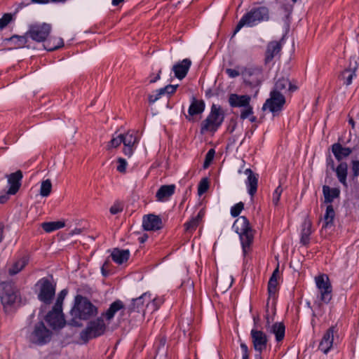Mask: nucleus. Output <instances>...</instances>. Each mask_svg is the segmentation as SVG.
<instances>
[{"label": "nucleus", "mask_w": 359, "mask_h": 359, "mask_svg": "<svg viewBox=\"0 0 359 359\" xmlns=\"http://www.w3.org/2000/svg\"><path fill=\"white\" fill-rule=\"evenodd\" d=\"M138 142V138L132 133H127L123 135V151L124 154L130 157L133 155L134 149Z\"/></svg>", "instance_id": "17"}, {"label": "nucleus", "mask_w": 359, "mask_h": 359, "mask_svg": "<svg viewBox=\"0 0 359 359\" xmlns=\"http://www.w3.org/2000/svg\"><path fill=\"white\" fill-rule=\"evenodd\" d=\"M332 151L337 161H341L352 153V149L343 147L339 143H334L332 146Z\"/></svg>", "instance_id": "27"}, {"label": "nucleus", "mask_w": 359, "mask_h": 359, "mask_svg": "<svg viewBox=\"0 0 359 359\" xmlns=\"http://www.w3.org/2000/svg\"><path fill=\"white\" fill-rule=\"evenodd\" d=\"M55 292L54 285L47 279L42 280L39 299L45 304H50Z\"/></svg>", "instance_id": "14"}, {"label": "nucleus", "mask_w": 359, "mask_h": 359, "mask_svg": "<svg viewBox=\"0 0 359 359\" xmlns=\"http://www.w3.org/2000/svg\"><path fill=\"white\" fill-rule=\"evenodd\" d=\"M4 226L2 224H0V243L2 241L4 238Z\"/></svg>", "instance_id": "64"}, {"label": "nucleus", "mask_w": 359, "mask_h": 359, "mask_svg": "<svg viewBox=\"0 0 359 359\" xmlns=\"http://www.w3.org/2000/svg\"><path fill=\"white\" fill-rule=\"evenodd\" d=\"M236 232L239 234L243 255L245 256L250 250L254 240V230L248 219L241 216L236 219L233 224Z\"/></svg>", "instance_id": "3"}, {"label": "nucleus", "mask_w": 359, "mask_h": 359, "mask_svg": "<svg viewBox=\"0 0 359 359\" xmlns=\"http://www.w3.org/2000/svg\"><path fill=\"white\" fill-rule=\"evenodd\" d=\"M27 37L26 34L24 36H13L10 38V41L14 43L15 45V48H22L23 47L27 42Z\"/></svg>", "instance_id": "42"}, {"label": "nucleus", "mask_w": 359, "mask_h": 359, "mask_svg": "<svg viewBox=\"0 0 359 359\" xmlns=\"http://www.w3.org/2000/svg\"><path fill=\"white\" fill-rule=\"evenodd\" d=\"M205 215V211L204 210H201L200 212L198 213L197 216L194 218H193L189 222L185 223V230L187 231H192L196 229V227L198 226L200 222H201L203 217Z\"/></svg>", "instance_id": "36"}, {"label": "nucleus", "mask_w": 359, "mask_h": 359, "mask_svg": "<svg viewBox=\"0 0 359 359\" xmlns=\"http://www.w3.org/2000/svg\"><path fill=\"white\" fill-rule=\"evenodd\" d=\"M323 194L324 196V203H329L333 202L334 198L339 197L340 190L338 188H330L327 185L323 187Z\"/></svg>", "instance_id": "29"}, {"label": "nucleus", "mask_w": 359, "mask_h": 359, "mask_svg": "<svg viewBox=\"0 0 359 359\" xmlns=\"http://www.w3.org/2000/svg\"><path fill=\"white\" fill-rule=\"evenodd\" d=\"M121 143H123V134H120L115 137H113L107 144V149L110 150L114 148H117Z\"/></svg>", "instance_id": "43"}, {"label": "nucleus", "mask_w": 359, "mask_h": 359, "mask_svg": "<svg viewBox=\"0 0 359 359\" xmlns=\"http://www.w3.org/2000/svg\"><path fill=\"white\" fill-rule=\"evenodd\" d=\"M163 94H160V89L158 90L156 92V94H151V95H149L148 96V100H149V102L150 104H153L156 101H157L161 97V95H163Z\"/></svg>", "instance_id": "55"}, {"label": "nucleus", "mask_w": 359, "mask_h": 359, "mask_svg": "<svg viewBox=\"0 0 359 359\" xmlns=\"http://www.w3.org/2000/svg\"><path fill=\"white\" fill-rule=\"evenodd\" d=\"M51 29V25L46 22L33 24L29 25L26 35L36 42H43L48 39Z\"/></svg>", "instance_id": "7"}, {"label": "nucleus", "mask_w": 359, "mask_h": 359, "mask_svg": "<svg viewBox=\"0 0 359 359\" xmlns=\"http://www.w3.org/2000/svg\"><path fill=\"white\" fill-rule=\"evenodd\" d=\"M178 85H168L165 88L160 89V94H172L175 92Z\"/></svg>", "instance_id": "50"}, {"label": "nucleus", "mask_w": 359, "mask_h": 359, "mask_svg": "<svg viewBox=\"0 0 359 359\" xmlns=\"http://www.w3.org/2000/svg\"><path fill=\"white\" fill-rule=\"evenodd\" d=\"M282 48L281 41H270L266 46L264 57V64L268 65L273 59L277 56Z\"/></svg>", "instance_id": "18"}, {"label": "nucleus", "mask_w": 359, "mask_h": 359, "mask_svg": "<svg viewBox=\"0 0 359 359\" xmlns=\"http://www.w3.org/2000/svg\"><path fill=\"white\" fill-rule=\"evenodd\" d=\"M315 281L320 294L322 302L327 304L332 299V285L327 275L321 274L315 278Z\"/></svg>", "instance_id": "8"}, {"label": "nucleus", "mask_w": 359, "mask_h": 359, "mask_svg": "<svg viewBox=\"0 0 359 359\" xmlns=\"http://www.w3.org/2000/svg\"><path fill=\"white\" fill-rule=\"evenodd\" d=\"M209 188V181L208 178H203L198 184V194L199 196L203 194L205 191H208Z\"/></svg>", "instance_id": "44"}, {"label": "nucleus", "mask_w": 359, "mask_h": 359, "mask_svg": "<svg viewBox=\"0 0 359 359\" xmlns=\"http://www.w3.org/2000/svg\"><path fill=\"white\" fill-rule=\"evenodd\" d=\"M109 266V260H106L101 268L102 274L104 276H107L109 275V270H108Z\"/></svg>", "instance_id": "57"}, {"label": "nucleus", "mask_w": 359, "mask_h": 359, "mask_svg": "<svg viewBox=\"0 0 359 359\" xmlns=\"http://www.w3.org/2000/svg\"><path fill=\"white\" fill-rule=\"evenodd\" d=\"M130 256V251L128 250H120L114 248L111 254V257L114 262L118 264H121L126 262Z\"/></svg>", "instance_id": "30"}, {"label": "nucleus", "mask_w": 359, "mask_h": 359, "mask_svg": "<svg viewBox=\"0 0 359 359\" xmlns=\"http://www.w3.org/2000/svg\"><path fill=\"white\" fill-rule=\"evenodd\" d=\"M233 281V279L231 276H226L225 277L217 279L216 286L220 290H226L231 286Z\"/></svg>", "instance_id": "40"}, {"label": "nucleus", "mask_w": 359, "mask_h": 359, "mask_svg": "<svg viewBox=\"0 0 359 359\" xmlns=\"http://www.w3.org/2000/svg\"><path fill=\"white\" fill-rule=\"evenodd\" d=\"M241 75L246 82L252 86L259 85L263 79L262 69L260 67H245L241 72Z\"/></svg>", "instance_id": "11"}, {"label": "nucleus", "mask_w": 359, "mask_h": 359, "mask_svg": "<svg viewBox=\"0 0 359 359\" xmlns=\"http://www.w3.org/2000/svg\"><path fill=\"white\" fill-rule=\"evenodd\" d=\"M27 262L28 260L26 257H22L17 260L8 269L9 275L13 276L19 273L25 268V266L27 264Z\"/></svg>", "instance_id": "37"}, {"label": "nucleus", "mask_w": 359, "mask_h": 359, "mask_svg": "<svg viewBox=\"0 0 359 359\" xmlns=\"http://www.w3.org/2000/svg\"><path fill=\"white\" fill-rule=\"evenodd\" d=\"M9 195L10 194H8V192L6 194L1 195L0 196V203L2 204V203H6L9 198Z\"/></svg>", "instance_id": "62"}, {"label": "nucleus", "mask_w": 359, "mask_h": 359, "mask_svg": "<svg viewBox=\"0 0 359 359\" xmlns=\"http://www.w3.org/2000/svg\"><path fill=\"white\" fill-rule=\"evenodd\" d=\"M251 114H252V108L250 104H248V106L244 107V109L241 110V118L242 119H245Z\"/></svg>", "instance_id": "54"}, {"label": "nucleus", "mask_w": 359, "mask_h": 359, "mask_svg": "<svg viewBox=\"0 0 359 359\" xmlns=\"http://www.w3.org/2000/svg\"><path fill=\"white\" fill-rule=\"evenodd\" d=\"M312 223L310 219L306 218L302 224L301 243L306 245L309 241V236L311 233Z\"/></svg>", "instance_id": "32"}, {"label": "nucleus", "mask_w": 359, "mask_h": 359, "mask_svg": "<svg viewBox=\"0 0 359 359\" xmlns=\"http://www.w3.org/2000/svg\"><path fill=\"white\" fill-rule=\"evenodd\" d=\"M175 185H163L157 191L156 197L158 201L168 200L175 192Z\"/></svg>", "instance_id": "28"}, {"label": "nucleus", "mask_w": 359, "mask_h": 359, "mask_svg": "<svg viewBox=\"0 0 359 359\" xmlns=\"http://www.w3.org/2000/svg\"><path fill=\"white\" fill-rule=\"evenodd\" d=\"M205 109V102L202 100L192 99L191 104L189 108V116H193L201 114Z\"/></svg>", "instance_id": "31"}, {"label": "nucleus", "mask_w": 359, "mask_h": 359, "mask_svg": "<svg viewBox=\"0 0 359 359\" xmlns=\"http://www.w3.org/2000/svg\"><path fill=\"white\" fill-rule=\"evenodd\" d=\"M151 299L150 294L147 292L144 293L140 297L132 300L131 304L128 307V311L129 313L140 312L144 308V303H149ZM147 306H149V304Z\"/></svg>", "instance_id": "19"}, {"label": "nucleus", "mask_w": 359, "mask_h": 359, "mask_svg": "<svg viewBox=\"0 0 359 359\" xmlns=\"http://www.w3.org/2000/svg\"><path fill=\"white\" fill-rule=\"evenodd\" d=\"M124 309V304L121 300H116L110 305L109 308L102 314V316L107 320L110 321L117 312H123Z\"/></svg>", "instance_id": "26"}, {"label": "nucleus", "mask_w": 359, "mask_h": 359, "mask_svg": "<svg viewBox=\"0 0 359 359\" xmlns=\"http://www.w3.org/2000/svg\"><path fill=\"white\" fill-rule=\"evenodd\" d=\"M106 327L103 319L98 318L90 321L86 328L81 332V339L84 341H88L90 339L103 334Z\"/></svg>", "instance_id": "6"}, {"label": "nucleus", "mask_w": 359, "mask_h": 359, "mask_svg": "<svg viewBox=\"0 0 359 359\" xmlns=\"http://www.w3.org/2000/svg\"><path fill=\"white\" fill-rule=\"evenodd\" d=\"M335 217V212L333 206L330 204L327 206L326 212L324 215V224L323 225V229H327L333 225V221Z\"/></svg>", "instance_id": "35"}, {"label": "nucleus", "mask_w": 359, "mask_h": 359, "mask_svg": "<svg viewBox=\"0 0 359 359\" xmlns=\"http://www.w3.org/2000/svg\"><path fill=\"white\" fill-rule=\"evenodd\" d=\"M282 8L285 11L287 15H289L292 11L293 5L283 4Z\"/></svg>", "instance_id": "61"}, {"label": "nucleus", "mask_w": 359, "mask_h": 359, "mask_svg": "<svg viewBox=\"0 0 359 359\" xmlns=\"http://www.w3.org/2000/svg\"><path fill=\"white\" fill-rule=\"evenodd\" d=\"M224 115L219 106L212 104L208 117L201 123V133H215L224 121Z\"/></svg>", "instance_id": "4"}, {"label": "nucleus", "mask_w": 359, "mask_h": 359, "mask_svg": "<svg viewBox=\"0 0 359 359\" xmlns=\"http://www.w3.org/2000/svg\"><path fill=\"white\" fill-rule=\"evenodd\" d=\"M288 86V90L290 91H294L297 89V87L290 82V81L286 78H281L278 79L274 86V89L272 91L280 92V90H283L286 89Z\"/></svg>", "instance_id": "34"}, {"label": "nucleus", "mask_w": 359, "mask_h": 359, "mask_svg": "<svg viewBox=\"0 0 359 359\" xmlns=\"http://www.w3.org/2000/svg\"><path fill=\"white\" fill-rule=\"evenodd\" d=\"M52 191V182L47 179L41 182L39 194L42 197L48 196Z\"/></svg>", "instance_id": "41"}, {"label": "nucleus", "mask_w": 359, "mask_h": 359, "mask_svg": "<svg viewBox=\"0 0 359 359\" xmlns=\"http://www.w3.org/2000/svg\"><path fill=\"white\" fill-rule=\"evenodd\" d=\"M266 330L275 334L277 341H282L285 336V325L283 323H276L271 325L270 319L268 315L266 316Z\"/></svg>", "instance_id": "21"}, {"label": "nucleus", "mask_w": 359, "mask_h": 359, "mask_svg": "<svg viewBox=\"0 0 359 359\" xmlns=\"http://www.w3.org/2000/svg\"><path fill=\"white\" fill-rule=\"evenodd\" d=\"M277 285H278L277 279L271 278L269 281V285H268V291H269V293L270 295L274 294L276 293Z\"/></svg>", "instance_id": "48"}, {"label": "nucleus", "mask_w": 359, "mask_h": 359, "mask_svg": "<svg viewBox=\"0 0 359 359\" xmlns=\"http://www.w3.org/2000/svg\"><path fill=\"white\" fill-rule=\"evenodd\" d=\"M63 45L64 42L62 38H51L43 44V47L48 51H53L63 46Z\"/></svg>", "instance_id": "38"}, {"label": "nucleus", "mask_w": 359, "mask_h": 359, "mask_svg": "<svg viewBox=\"0 0 359 359\" xmlns=\"http://www.w3.org/2000/svg\"><path fill=\"white\" fill-rule=\"evenodd\" d=\"M0 299L5 309L13 305L18 300V290L14 283L11 282L0 283Z\"/></svg>", "instance_id": "5"}, {"label": "nucleus", "mask_w": 359, "mask_h": 359, "mask_svg": "<svg viewBox=\"0 0 359 359\" xmlns=\"http://www.w3.org/2000/svg\"><path fill=\"white\" fill-rule=\"evenodd\" d=\"M191 65V61L187 58L175 64L172 68L175 76L180 80L184 79L187 76Z\"/></svg>", "instance_id": "20"}, {"label": "nucleus", "mask_w": 359, "mask_h": 359, "mask_svg": "<svg viewBox=\"0 0 359 359\" xmlns=\"http://www.w3.org/2000/svg\"><path fill=\"white\" fill-rule=\"evenodd\" d=\"M337 177L339 181L345 187H347L346 177L348 173V165L346 163H341L335 169Z\"/></svg>", "instance_id": "33"}, {"label": "nucleus", "mask_w": 359, "mask_h": 359, "mask_svg": "<svg viewBox=\"0 0 359 359\" xmlns=\"http://www.w3.org/2000/svg\"><path fill=\"white\" fill-rule=\"evenodd\" d=\"M65 226V223L64 221L49 222H43L41 224L42 229L46 233H50L55 230L62 229Z\"/></svg>", "instance_id": "39"}, {"label": "nucleus", "mask_w": 359, "mask_h": 359, "mask_svg": "<svg viewBox=\"0 0 359 359\" xmlns=\"http://www.w3.org/2000/svg\"><path fill=\"white\" fill-rule=\"evenodd\" d=\"M245 174L248 175L247 185L248 187V192L251 197H253L257 189L258 177L254 174L251 169L248 168L245 170Z\"/></svg>", "instance_id": "25"}, {"label": "nucleus", "mask_w": 359, "mask_h": 359, "mask_svg": "<svg viewBox=\"0 0 359 359\" xmlns=\"http://www.w3.org/2000/svg\"><path fill=\"white\" fill-rule=\"evenodd\" d=\"M97 314V308L86 297L76 295L74 304L70 311L69 323L74 326H81V320H87Z\"/></svg>", "instance_id": "1"}, {"label": "nucleus", "mask_w": 359, "mask_h": 359, "mask_svg": "<svg viewBox=\"0 0 359 359\" xmlns=\"http://www.w3.org/2000/svg\"><path fill=\"white\" fill-rule=\"evenodd\" d=\"M12 19L13 17L11 13H5L0 19V29H2L6 27Z\"/></svg>", "instance_id": "47"}, {"label": "nucleus", "mask_w": 359, "mask_h": 359, "mask_svg": "<svg viewBox=\"0 0 359 359\" xmlns=\"http://www.w3.org/2000/svg\"><path fill=\"white\" fill-rule=\"evenodd\" d=\"M282 192H283V189L280 186H278L275 189V191L273 194V203L275 205H278L280 198V196L282 194Z\"/></svg>", "instance_id": "51"}, {"label": "nucleus", "mask_w": 359, "mask_h": 359, "mask_svg": "<svg viewBox=\"0 0 359 359\" xmlns=\"http://www.w3.org/2000/svg\"><path fill=\"white\" fill-rule=\"evenodd\" d=\"M46 320L53 329L62 328L65 325L62 310L55 309V306L46 316Z\"/></svg>", "instance_id": "12"}, {"label": "nucleus", "mask_w": 359, "mask_h": 359, "mask_svg": "<svg viewBox=\"0 0 359 359\" xmlns=\"http://www.w3.org/2000/svg\"><path fill=\"white\" fill-rule=\"evenodd\" d=\"M253 346L260 353L266 348L268 339L266 334L261 330L252 329L250 332Z\"/></svg>", "instance_id": "13"}, {"label": "nucleus", "mask_w": 359, "mask_h": 359, "mask_svg": "<svg viewBox=\"0 0 359 359\" xmlns=\"http://www.w3.org/2000/svg\"><path fill=\"white\" fill-rule=\"evenodd\" d=\"M122 210H123L122 206L118 204L113 205L109 209V211H110L111 214H112V215H116V214L121 212Z\"/></svg>", "instance_id": "56"}, {"label": "nucleus", "mask_w": 359, "mask_h": 359, "mask_svg": "<svg viewBox=\"0 0 359 359\" xmlns=\"http://www.w3.org/2000/svg\"><path fill=\"white\" fill-rule=\"evenodd\" d=\"M351 171L353 178L355 179L359 175V161L355 160L352 161Z\"/></svg>", "instance_id": "52"}, {"label": "nucleus", "mask_w": 359, "mask_h": 359, "mask_svg": "<svg viewBox=\"0 0 359 359\" xmlns=\"http://www.w3.org/2000/svg\"><path fill=\"white\" fill-rule=\"evenodd\" d=\"M22 176L21 170H18L13 173L6 175L8 183L10 185L8 190V194L14 195L18 191L21 186Z\"/></svg>", "instance_id": "16"}, {"label": "nucleus", "mask_w": 359, "mask_h": 359, "mask_svg": "<svg viewBox=\"0 0 359 359\" xmlns=\"http://www.w3.org/2000/svg\"><path fill=\"white\" fill-rule=\"evenodd\" d=\"M152 304H151V306L153 307L152 309L154 311V310H156L158 307V304H160L161 303V299H154L152 300Z\"/></svg>", "instance_id": "60"}, {"label": "nucleus", "mask_w": 359, "mask_h": 359, "mask_svg": "<svg viewBox=\"0 0 359 359\" xmlns=\"http://www.w3.org/2000/svg\"><path fill=\"white\" fill-rule=\"evenodd\" d=\"M285 103V98L280 92L271 91L270 97L266 100L262 107L263 110L269 109L271 112L276 114V112L281 111Z\"/></svg>", "instance_id": "10"}, {"label": "nucleus", "mask_w": 359, "mask_h": 359, "mask_svg": "<svg viewBox=\"0 0 359 359\" xmlns=\"http://www.w3.org/2000/svg\"><path fill=\"white\" fill-rule=\"evenodd\" d=\"M67 294V290H62L60 294H58V297L57 298V301L54 306H55V309H61L62 306V303L64 301V299L65 298L66 295Z\"/></svg>", "instance_id": "45"}, {"label": "nucleus", "mask_w": 359, "mask_h": 359, "mask_svg": "<svg viewBox=\"0 0 359 359\" xmlns=\"http://www.w3.org/2000/svg\"><path fill=\"white\" fill-rule=\"evenodd\" d=\"M334 327H331L325 333L320 344L319 349L327 353L332 347L334 340Z\"/></svg>", "instance_id": "22"}, {"label": "nucleus", "mask_w": 359, "mask_h": 359, "mask_svg": "<svg viewBox=\"0 0 359 359\" xmlns=\"http://www.w3.org/2000/svg\"><path fill=\"white\" fill-rule=\"evenodd\" d=\"M241 348L243 351V357L249 358L248 348L244 343L241 344Z\"/></svg>", "instance_id": "59"}, {"label": "nucleus", "mask_w": 359, "mask_h": 359, "mask_svg": "<svg viewBox=\"0 0 359 359\" xmlns=\"http://www.w3.org/2000/svg\"><path fill=\"white\" fill-rule=\"evenodd\" d=\"M358 64L355 60H351L348 67L346 68L341 74V77L345 81V84L349 86L352 83L353 79L355 76V72L358 69Z\"/></svg>", "instance_id": "23"}, {"label": "nucleus", "mask_w": 359, "mask_h": 359, "mask_svg": "<svg viewBox=\"0 0 359 359\" xmlns=\"http://www.w3.org/2000/svg\"><path fill=\"white\" fill-rule=\"evenodd\" d=\"M244 208V204L242 202H239L238 203L233 205L231 209V214L233 217H237L241 212L243 210Z\"/></svg>", "instance_id": "49"}, {"label": "nucleus", "mask_w": 359, "mask_h": 359, "mask_svg": "<svg viewBox=\"0 0 359 359\" xmlns=\"http://www.w3.org/2000/svg\"><path fill=\"white\" fill-rule=\"evenodd\" d=\"M270 18L269 9L266 6L252 8L246 13L238 22L233 36H234L244 26L253 27L263 21H268Z\"/></svg>", "instance_id": "2"}, {"label": "nucleus", "mask_w": 359, "mask_h": 359, "mask_svg": "<svg viewBox=\"0 0 359 359\" xmlns=\"http://www.w3.org/2000/svg\"><path fill=\"white\" fill-rule=\"evenodd\" d=\"M142 227L145 231H156L163 227L161 218L154 214L144 215L142 219Z\"/></svg>", "instance_id": "15"}, {"label": "nucleus", "mask_w": 359, "mask_h": 359, "mask_svg": "<svg viewBox=\"0 0 359 359\" xmlns=\"http://www.w3.org/2000/svg\"><path fill=\"white\" fill-rule=\"evenodd\" d=\"M118 165H117V170L119 172L123 173L126 172L127 162L123 158H118L117 160Z\"/></svg>", "instance_id": "53"}, {"label": "nucleus", "mask_w": 359, "mask_h": 359, "mask_svg": "<svg viewBox=\"0 0 359 359\" xmlns=\"http://www.w3.org/2000/svg\"><path fill=\"white\" fill-rule=\"evenodd\" d=\"M215 150L213 149H211L208 151V152L205 155V161L203 163V168L206 169L208 168L211 162L212 161L215 156Z\"/></svg>", "instance_id": "46"}, {"label": "nucleus", "mask_w": 359, "mask_h": 359, "mask_svg": "<svg viewBox=\"0 0 359 359\" xmlns=\"http://www.w3.org/2000/svg\"><path fill=\"white\" fill-rule=\"evenodd\" d=\"M81 232H82L81 229L76 228L74 230L71 231L69 234L70 236H74V235H79V234L81 233Z\"/></svg>", "instance_id": "63"}, {"label": "nucleus", "mask_w": 359, "mask_h": 359, "mask_svg": "<svg viewBox=\"0 0 359 359\" xmlns=\"http://www.w3.org/2000/svg\"><path fill=\"white\" fill-rule=\"evenodd\" d=\"M51 332L43 322H39L34 325L29 335V341L36 344H43L50 341Z\"/></svg>", "instance_id": "9"}, {"label": "nucleus", "mask_w": 359, "mask_h": 359, "mask_svg": "<svg viewBox=\"0 0 359 359\" xmlns=\"http://www.w3.org/2000/svg\"><path fill=\"white\" fill-rule=\"evenodd\" d=\"M226 73L231 78H236L240 75V72L236 69H226Z\"/></svg>", "instance_id": "58"}, {"label": "nucleus", "mask_w": 359, "mask_h": 359, "mask_svg": "<svg viewBox=\"0 0 359 359\" xmlns=\"http://www.w3.org/2000/svg\"><path fill=\"white\" fill-rule=\"evenodd\" d=\"M251 97L249 95H238L231 94L229 98V102L233 107H244L250 104Z\"/></svg>", "instance_id": "24"}]
</instances>
